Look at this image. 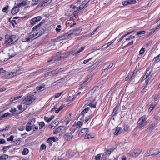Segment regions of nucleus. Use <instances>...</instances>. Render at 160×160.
Segmentation results:
<instances>
[{
    "label": "nucleus",
    "instance_id": "nucleus-1",
    "mask_svg": "<svg viewBox=\"0 0 160 160\" xmlns=\"http://www.w3.org/2000/svg\"><path fill=\"white\" fill-rule=\"evenodd\" d=\"M5 40L4 44L10 45L16 42L18 39L16 35H6L5 36Z\"/></svg>",
    "mask_w": 160,
    "mask_h": 160
},
{
    "label": "nucleus",
    "instance_id": "nucleus-2",
    "mask_svg": "<svg viewBox=\"0 0 160 160\" xmlns=\"http://www.w3.org/2000/svg\"><path fill=\"white\" fill-rule=\"evenodd\" d=\"M35 98L32 94L30 93L22 101V103L25 105H29L32 103L35 100Z\"/></svg>",
    "mask_w": 160,
    "mask_h": 160
},
{
    "label": "nucleus",
    "instance_id": "nucleus-3",
    "mask_svg": "<svg viewBox=\"0 0 160 160\" xmlns=\"http://www.w3.org/2000/svg\"><path fill=\"white\" fill-rule=\"evenodd\" d=\"M35 122V118L31 119L28 123L26 127V130L27 131H29L32 130L33 128L34 123Z\"/></svg>",
    "mask_w": 160,
    "mask_h": 160
},
{
    "label": "nucleus",
    "instance_id": "nucleus-4",
    "mask_svg": "<svg viewBox=\"0 0 160 160\" xmlns=\"http://www.w3.org/2000/svg\"><path fill=\"white\" fill-rule=\"evenodd\" d=\"M160 152V149H152L149 150V151H147V153H146L144 156L145 157H147L150 155H156L158 154Z\"/></svg>",
    "mask_w": 160,
    "mask_h": 160
},
{
    "label": "nucleus",
    "instance_id": "nucleus-5",
    "mask_svg": "<svg viewBox=\"0 0 160 160\" xmlns=\"http://www.w3.org/2000/svg\"><path fill=\"white\" fill-rule=\"evenodd\" d=\"M145 121V116H143L141 117L138 122V125L137 127V128H140L146 125V122Z\"/></svg>",
    "mask_w": 160,
    "mask_h": 160
},
{
    "label": "nucleus",
    "instance_id": "nucleus-6",
    "mask_svg": "<svg viewBox=\"0 0 160 160\" xmlns=\"http://www.w3.org/2000/svg\"><path fill=\"white\" fill-rule=\"evenodd\" d=\"M82 29L81 28H76L74 30L70 31L72 37L79 34L81 31Z\"/></svg>",
    "mask_w": 160,
    "mask_h": 160
},
{
    "label": "nucleus",
    "instance_id": "nucleus-7",
    "mask_svg": "<svg viewBox=\"0 0 160 160\" xmlns=\"http://www.w3.org/2000/svg\"><path fill=\"white\" fill-rule=\"evenodd\" d=\"M83 124V122H82L79 121L78 122L77 124L75 125H73L72 126L71 129H72V132H73L77 128H79Z\"/></svg>",
    "mask_w": 160,
    "mask_h": 160
},
{
    "label": "nucleus",
    "instance_id": "nucleus-8",
    "mask_svg": "<svg viewBox=\"0 0 160 160\" xmlns=\"http://www.w3.org/2000/svg\"><path fill=\"white\" fill-rule=\"evenodd\" d=\"M141 152L140 150L137 149L130 151L129 153L131 156L136 157L139 155L141 153Z\"/></svg>",
    "mask_w": 160,
    "mask_h": 160
},
{
    "label": "nucleus",
    "instance_id": "nucleus-9",
    "mask_svg": "<svg viewBox=\"0 0 160 160\" xmlns=\"http://www.w3.org/2000/svg\"><path fill=\"white\" fill-rule=\"evenodd\" d=\"M42 18V17L40 16L33 18L31 20L30 23L31 25H33L40 21Z\"/></svg>",
    "mask_w": 160,
    "mask_h": 160
},
{
    "label": "nucleus",
    "instance_id": "nucleus-10",
    "mask_svg": "<svg viewBox=\"0 0 160 160\" xmlns=\"http://www.w3.org/2000/svg\"><path fill=\"white\" fill-rule=\"evenodd\" d=\"M88 132V129L87 128L82 129L79 133L78 135L80 137L86 135Z\"/></svg>",
    "mask_w": 160,
    "mask_h": 160
},
{
    "label": "nucleus",
    "instance_id": "nucleus-11",
    "mask_svg": "<svg viewBox=\"0 0 160 160\" xmlns=\"http://www.w3.org/2000/svg\"><path fill=\"white\" fill-rule=\"evenodd\" d=\"M72 37L71 33L69 31L68 33H66L63 35L62 36L60 37L61 40H63L64 39H69V38Z\"/></svg>",
    "mask_w": 160,
    "mask_h": 160
},
{
    "label": "nucleus",
    "instance_id": "nucleus-12",
    "mask_svg": "<svg viewBox=\"0 0 160 160\" xmlns=\"http://www.w3.org/2000/svg\"><path fill=\"white\" fill-rule=\"evenodd\" d=\"M116 39V38L111 41L109 42L106 43L101 48H100L98 50H99L101 49V50H102V49H105L108 48L110 45L112 44L114 42Z\"/></svg>",
    "mask_w": 160,
    "mask_h": 160
},
{
    "label": "nucleus",
    "instance_id": "nucleus-13",
    "mask_svg": "<svg viewBox=\"0 0 160 160\" xmlns=\"http://www.w3.org/2000/svg\"><path fill=\"white\" fill-rule=\"evenodd\" d=\"M63 137L65 140H70L72 138L73 135L70 133H68L64 134Z\"/></svg>",
    "mask_w": 160,
    "mask_h": 160
},
{
    "label": "nucleus",
    "instance_id": "nucleus-14",
    "mask_svg": "<svg viewBox=\"0 0 160 160\" xmlns=\"http://www.w3.org/2000/svg\"><path fill=\"white\" fill-rule=\"evenodd\" d=\"M85 49V47H81V48L80 50H79V51H78L77 52H75V50H72L70 51V52H69V53L70 54V55H75L76 54L79 53L80 52L82 51Z\"/></svg>",
    "mask_w": 160,
    "mask_h": 160
},
{
    "label": "nucleus",
    "instance_id": "nucleus-15",
    "mask_svg": "<svg viewBox=\"0 0 160 160\" xmlns=\"http://www.w3.org/2000/svg\"><path fill=\"white\" fill-rule=\"evenodd\" d=\"M64 128V127L63 126H59L57 128L55 131L54 132V133L57 134L60 132H62L63 131L62 130Z\"/></svg>",
    "mask_w": 160,
    "mask_h": 160
},
{
    "label": "nucleus",
    "instance_id": "nucleus-16",
    "mask_svg": "<svg viewBox=\"0 0 160 160\" xmlns=\"http://www.w3.org/2000/svg\"><path fill=\"white\" fill-rule=\"evenodd\" d=\"M52 69V68H48V69H47V68L44 69H42L39 70L38 71L34 73L33 74L34 75L35 74L36 75L37 74H39V73L42 72L43 71L46 72L47 71H48L49 70H50Z\"/></svg>",
    "mask_w": 160,
    "mask_h": 160
},
{
    "label": "nucleus",
    "instance_id": "nucleus-17",
    "mask_svg": "<svg viewBox=\"0 0 160 160\" xmlns=\"http://www.w3.org/2000/svg\"><path fill=\"white\" fill-rule=\"evenodd\" d=\"M87 7V6L86 4H85V5L84 4L82 3H82L80 6L77 8V10L78 11L80 12L81 10H82L83 8H86Z\"/></svg>",
    "mask_w": 160,
    "mask_h": 160
},
{
    "label": "nucleus",
    "instance_id": "nucleus-18",
    "mask_svg": "<svg viewBox=\"0 0 160 160\" xmlns=\"http://www.w3.org/2000/svg\"><path fill=\"white\" fill-rule=\"evenodd\" d=\"M52 0H44L43 2L41 3V6H45L46 4H49L51 2Z\"/></svg>",
    "mask_w": 160,
    "mask_h": 160
},
{
    "label": "nucleus",
    "instance_id": "nucleus-19",
    "mask_svg": "<svg viewBox=\"0 0 160 160\" xmlns=\"http://www.w3.org/2000/svg\"><path fill=\"white\" fill-rule=\"evenodd\" d=\"M121 128L120 127H117L115 129L114 134L115 135H118L121 132Z\"/></svg>",
    "mask_w": 160,
    "mask_h": 160
},
{
    "label": "nucleus",
    "instance_id": "nucleus-20",
    "mask_svg": "<svg viewBox=\"0 0 160 160\" xmlns=\"http://www.w3.org/2000/svg\"><path fill=\"white\" fill-rule=\"evenodd\" d=\"M17 54V53L15 52L13 50H10L9 51V54L11 57H14Z\"/></svg>",
    "mask_w": 160,
    "mask_h": 160
},
{
    "label": "nucleus",
    "instance_id": "nucleus-21",
    "mask_svg": "<svg viewBox=\"0 0 160 160\" xmlns=\"http://www.w3.org/2000/svg\"><path fill=\"white\" fill-rule=\"evenodd\" d=\"M57 125V124L56 123V122H52L49 125L48 127L50 129H53Z\"/></svg>",
    "mask_w": 160,
    "mask_h": 160
},
{
    "label": "nucleus",
    "instance_id": "nucleus-22",
    "mask_svg": "<svg viewBox=\"0 0 160 160\" xmlns=\"http://www.w3.org/2000/svg\"><path fill=\"white\" fill-rule=\"evenodd\" d=\"M18 7L17 6H16L12 9L11 11V13L12 14H14L16 13H17L18 12Z\"/></svg>",
    "mask_w": 160,
    "mask_h": 160
},
{
    "label": "nucleus",
    "instance_id": "nucleus-23",
    "mask_svg": "<svg viewBox=\"0 0 160 160\" xmlns=\"http://www.w3.org/2000/svg\"><path fill=\"white\" fill-rule=\"evenodd\" d=\"M94 137V135L92 133H90L87 135H85V138L86 139L93 138Z\"/></svg>",
    "mask_w": 160,
    "mask_h": 160
},
{
    "label": "nucleus",
    "instance_id": "nucleus-24",
    "mask_svg": "<svg viewBox=\"0 0 160 160\" xmlns=\"http://www.w3.org/2000/svg\"><path fill=\"white\" fill-rule=\"evenodd\" d=\"M41 30H42V32H35V38H38V37H39L44 32V30L43 29H41Z\"/></svg>",
    "mask_w": 160,
    "mask_h": 160
},
{
    "label": "nucleus",
    "instance_id": "nucleus-25",
    "mask_svg": "<svg viewBox=\"0 0 160 160\" xmlns=\"http://www.w3.org/2000/svg\"><path fill=\"white\" fill-rule=\"evenodd\" d=\"M19 71H17L16 72H11V73H10L9 74V75L11 76V77H13L15 75H18L20 73L19 72Z\"/></svg>",
    "mask_w": 160,
    "mask_h": 160
},
{
    "label": "nucleus",
    "instance_id": "nucleus-26",
    "mask_svg": "<svg viewBox=\"0 0 160 160\" xmlns=\"http://www.w3.org/2000/svg\"><path fill=\"white\" fill-rule=\"evenodd\" d=\"M113 151V150L112 149H106L105 152L106 153V155H109Z\"/></svg>",
    "mask_w": 160,
    "mask_h": 160
},
{
    "label": "nucleus",
    "instance_id": "nucleus-27",
    "mask_svg": "<svg viewBox=\"0 0 160 160\" xmlns=\"http://www.w3.org/2000/svg\"><path fill=\"white\" fill-rule=\"evenodd\" d=\"M90 109L89 108H87L85 109H84L82 112H81L80 115L81 116H83L84 113H86L88 112L89 111Z\"/></svg>",
    "mask_w": 160,
    "mask_h": 160
},
{
    "label": "nucleus",
    "instance_id": "nucleus-28",
    "mask_svg": "<svg viewBox=\"0 0 160 160\" xmlns=\"http://www.w3.org/2000/svg\"><path fill=\"white\" fill-rule=\"evenodd\" d=\"M156 103H152L150 107L148 109V111L149 112H151L153 109V108L155 107L156 106Z\"/></svg>",
    "mask_w": 160,
    "mask_h": 160
},
{
    "label": "nucleus",
    "instance_id": "nucleus-29",
    "mask_svg": "<svg viewBox=\"0 0 160 160\" xmlns=\"http://www.w3.org/2000/svg\"><path fill=\"white\" fill-rule=\"evenodd\" d=\"M47 143L48 144V145L50 146H52V143L53 142L51 137L49 138L47 140Z\"/></svg>",
    "mask_w": 160,
    "mask_h": 160
},
{
    "label": "nucleus",
    "instance_id": "nucleus-30",
    "mask_svg": "<svg viewBox=\"0 0 160 160\" xmlns=\"http://www.w3.org/2000/svg\"><path fill=\"white\" fill-rule=\"evenodd\" d=\"M51 72L52 76H56L58 73L57 69L52 70Z\"/></svg>",
    "mask_w": 160,
    "mask_h": 160
},
{
    "label": "nucleus",
    "instance_id": "nucleus-31",
    "mask_svg": "<svg viewBox=\"0 0 160 160\" xmlns=\"http://www.w3.org/2000/svg\"><path fill=\"white\" fill-rule=\"evenodd\" d=\"M40 0H32V5H35L38 3L39 2L41 3Z\"/></svg>",
    "mask_w": 160,
    "mask_h": 160
},
{
    "label": "nucleus",
    "instance_id": "nucleus-32",
    "mask_svg": "<svg viewBox=\"0 0 160 160\" xmlns=\"http://www.w3.org/2000/svg\"><path fill=\"white\" fill-rule=\"evenodd\" d=\"M154 62H159L160 61V54L156 57H155L154 58Z\"/></svg>",
    "mask_w": 160,
    "mask_h": 160
},
{
    "label": "nucleus",
    "instance_id": "nucleus-33",
    "mask_svg": "<svg viewBox=\"0 0 160 160\" xmlns=\"http://www.w3.org/2000/svg\"><path fill=\"white\" fill-rule=\"evenodd\" d=\"M134 72H132V73L129 74L128 76H127L125 78L126 80H128L129 79L131 78L133 75Z\"/></svg>",
    "mask_w": 160,
    "mask_h": 160
},
{
    "label": "nucleus",
    "instance_id": "nucleus-34",
    "mask_svg": "<svg viewBox=\"0 0 160 160\" xmlns=\"http://www.w3.org/2000/svg\"><path fill=\"white\" fill-rule=\"evenodd\" d=\"M8 157V156L5 155L0 156V160H6V159H7Z\"/></svg>",
    "mask_w": 160,
    "mask_h": 160
},
{
    "label": "nucleus",
    "instance_id": "nucleus-35",
    "mask_svg": "<svg viewBox=\"0 0 160 160\" xmlns=\"http://www.w3.org/2000/svg\"><path fill=\"white\" fill-rule=\"evenodd\" d=\"M28 149L26 148H25L24 149L23 151L22 152V155H26L28 153Z\"/></svg>",
    "mask_w": 160,
    "mask_h": 160
},
{
    "label": "nucleus",
    "instance_id": "nucleus-36",
    "mask_svg": "<svg viewBox=\"0 0 160 160\" xmlns=\"http://www.w3.org/2000/svg\"><path fill=\"white\" fill-rule=\"evenodd\" d=\"M155 127L156 125L155 124H152L149 127L147 128V129L150 131H152L153 130Z\"/></svg>",
    "mask_w": 160,
    "mask_h": 160
},
{
    "label": "nucleus",
    "instance_id": "nucleus-37",
    "mask_svg": "<svg viewBox=\"0 0 160 160\" xmlns=\"http://www.w3.org/2000/svg\"><path fill=\"white\" fill-rule=\"evenodd\" d=\"M45 85H42V86H39L38 87H37V89L38 90L42 91L44 89L43 88H44Z\"/></svg>",
    "mask_w": 160,
    "mask_h": 160
},
{
    "label": "nucleus",
    "instance_id": "nucleus-38",
    "mask_svg": "<svg viewBox=\"0 0 160 160\" xmlns=\"http://www.w3.org/2000/svg\"><path fill=\"white\" fill-rule=\"evenodd\" d=\"M11 147V146H4L2 150L3 152H5L7 150L9 149V148Z\"/></svg>",
    "mask_w": 160,
    "mask_h": 160
},
{
    "label": "nucleus",
    "instance_id": "nucleus-39",
    "mask_svg": "<svg viewBox=\"0 0 160 160\" xmlns=\"http://www.w3.org/2000/svg\"><path fill=\"white\" fill-rule=\"evenodd\" d=\"M145 31H140L138 32L137 33V35L140 36L142 34H144L145 33Z\"/></svg>",
    "mask_w": 160,
    "mask_h": 160
},
{
    "label": "nucleus",
    "instance_id": "nucleus-40",
    "mask_svg": "<svg viewBox=\"0 0 160 160\" xmlns=\"http://www.w3.org/2000/svg\"><path fill=\"white\" fill-rule=\"evenodd\" d=\"M14 138V136L13 135H11L10 137H9L7 138V140L8 141H12L13 140Z\"/></svg>",
    "mask_w": 160,
    "mask_h": 160
},
{
    "label": "nucleus",
    "instance_id": "nucleus-41",
    "mask_svg": "<svg viewBox=\"0 0 160 160\" xmlns=\"http://www.w3.org/2000/svg\"><path fill=\"white\" fill-rule=\"evenodd\" d=\"M124 129L126 131H128L130 130L129 127L127 125H125L124 126Z\"/></svg>",
    "mask_w": 160,
    "mask_h": 160
},
{
    "label": "nucleus",
    "instance_id": "nucleus-42",
    "mask_svg": "<svg viewBox=\"0 0 160 160\" xmlns=\"http://www.w3.org/2000/svg\"><path fill=\"white\" fill-rule=\"evenodd\" d=\"M45 22V20H42L41 22L39 24L36 25L37 26V28H38L41 25L44 23Z\"/></svg>",
    "mask_w": 160,
    "mask_h": 160
},
{
    "label": "nucleus",
    "instance_id": "nucleus-43",
    "mask_svg": "<svg viewBox=\"0 0 160 160\" xmlns=\"http://www.w3.org/2000/svg\"><path fill=\"white\" fill-rule=\"evenodd\" d=\"M151 73V71L149 70V69H148L146 71V73L144 75L145 76H151L150 75Z\"/></svg>",
    "mask_w": 160,
    "mask_h": 160
},
{
    "label": "nucleus",
    "instance_id": "nucleus-44",
    "mask_svg": "<svg viewBox=\"0 0 160 160\" xmlns=\"http://www.w3.org/2000/svg\"><path fill=\"white\" fill-rule=\"evenodd\" d=\"M61 28V26L60 25H58L57 26V28H56V31L58 32H59L61 30L60 28Z\"/></svg>",
    "mask_w": 160,
    "mask_h": 160
},
{
    "label": "nucleus",
    "instance_id": "nucleus-45",
    "mask_svg": "<svg viewBox=\"0 0 160 160\" xmlns=\"http://www.w3.org/2000/svg\"><path fill=\"white\" fill-rule=\"evenodd\" d=\"M13 142L16 145H19L20 144V140L18 139L17 140H15L14 141H13Z\"/></svg>",
    "mask_w": 160,
    "mask_h": 160
},
{
    "label": "nucleus",
    "instance_id": "nucleus-46",
    "mask_svg": "<svg viewBox=\"0 0 160 160\" xmlns=\"http://www.w3.org/2000/svg\"><path fill=\"white\" fill-rule=\"evenodd\" d=\"M35 34H34V33L33 32H32L31 33H30V37L31 38H33V39H35Z\"/></svg>",
    "mask_w": 160,
    "mask_h": 160
},
{
    "label": "nucleus",
    "instance_id": "nucleus-47",
    "mask_svg": "<svg viewBox=\"0 0 160 160\" xmlns=\"http://www.w3.org/2000/svg\"><path fill=\"white\" fill-rule=\"evenodd\" d=\"M46 148V146L44 144H42L40 146V149L41 150L45 149Z\"/></svg>",
    "mask_w": 160,
    "mask_h": 160
},
{
    "label": "nucleus",
    "instance_id": "nucleus-48",
    "mask_svg": "<svg viewBox=\"0 0 160 160\" xmlns=\"http://www.w3.org/2000/svg\"><path fill=\"white\" fill-rule=\"evenodd\" d=\"M8 6H6V7H4L2 9V11L4 12H8Z\"/></svg>",
    "mask_w": 160,
    "mask_h": 160
},
{
    "label": "nucleus",
    "instance_id": "nucleus-49",
    "mask_svg": "<svg viewBox=\"0 0 160 160\" xmlns=\"http://www.w3.org/2000/svg\"><path fill=\"white\" fill-rule=\"evenodd\" d=\"M90 1V0H84L82 2V3L84 4L85 5V4H86L87 6L88 7V3Z\"/></svg>",
    "mask_w": 160,
    "mask_h": 160
},
{
    "label": "nucleus",
    "instance_id": "nucleus-50",
    "mask_svg": "<svg viewBox=\"0 0 160 160\" xmlns=\"http://www.w3.org/2000/svg\"><path fill=\"white\" fill-rule=\"evenodd\" d=\"M92 59V58H91L89 59L85 60L83 61V63L84 64H86L88 62L90 61Z\"/></svg>",
    "mask_w": 160,
    "mask_h": 160
},
{
    "label": "nucleus",
    "instance_id": "nucleus-51",
    "mask_svg": "<svg viewBox=\"0 0 160 160\" xmlns=\"http://www.w3.org/2000/svg\"><path fill=\"white\" fill-rule=\"evenodd\" d=\"M101 154H98L95 157V159L96 160H100L101 158Z\"/></svg>",
    "mask_w": 160,
    "mask_h": 160
},
{
    "label": "nucleus",
    "instance_id": "nucleus-52",
    "mask_svg": "<svg viewBox=\"0 0 160 160\" xmlns=\"http://www.w3.org/2000/svg\"><path fill=\"white\" fill-rule=\"evenodd\" d=\"M52 76L51 71L48 72L45 74V77H47L49 76Z\"/></svg>",
    "mask_w": 160,
    "mask_h": 160
},
{
    "label": "nucleus",
    "instance_id": "nucleus-53",
    "mask_svg": "<svg viewBox=\"0 0 160 160\" xmlns=\"http://www.w3.org/2000/svg\"><path fill=\"white\" fill-rule=\"evenodd\" d=\"M129 4H130L135 3L136 2V0H128Z\"/></svg>",
    "mask_w": 160,
    "mask_h": 160
},
{
    "label": "nucleus",
    "instance_id": "nucleus-54",
    "mask_svg": "<svg viewBox=\"0 0 160 160\" xmlns=\"http://www.w3.org/2000/svg\"><path fill=\"white\" fill-rule=\"evenodd\" d=\"M122 4L124 6H126L129 4L128 1L127 0L123 1L122 2Z\"/></svg>",
    "mask_w": 160,
    "mask_h": 160
},
{
    "label": "nucleus",
    "instance_id": "nucleus-55",
    "mask_svg": "<svg viewBox=\"0 0 160 160\" xmlns=\"http://www.w3.org/2000/svg\"><path fill=\"white\" fill-rule=\"evenodd\" d=\"M62 79H63L62 78V79H61L59 80H58L57 81H56V82H54L52 83V84H53V85H54L57 84L60 82V81L62 80Z\"/></svg>",
    "mask_w": 160,
    "mask_h": 160
},
{
    "label": "nucleus",
    "instance_id": "nucleus-56",
    "mask_svg": "<svg viewBox=\"0 0 160 160\" xmlns=\"http://www.w3.org/2000/svg\"><path fill=\"white\" fill-rule=\"evenodd\" d=\"M145 78V79L148 80V81H149L151 79V76H144L143 78Z\"/></svg>",
    "mask_w": 160,
    "mask_h": 160
},
{
    "label": "nucleus",
    "instance_id": "nucleus-57",
    "mask_svg": "<svg viewBox=\"0 0 160 160\" xmlns=\"http://www.w3.org/2000/svg\"><path fill=\"white\" fill-rule=\"evenodd\" d=\"M118 110V106H116L114 108L113 112V113H117V112Z\"/></svg>",
    "mask_w": 160,
    "mask_h": 160
},
{
    "label": "nucleus",
    "instance_id": "nucleus-58",
    "mask_svg": "<svg viewBox=\"0 0 160 160\" xmlns=\"http://www.w3.org/2000/svg\"><path fill=\"white\" fill-rule=\"evenodd\" d=\"M44 123L43 122H40L39 124V125L40 126L39 128L40 129L41 128H42L44 126Z\"/></svg>",
    "mask_w": 160,
    "mask_h": 160
},
{
    "label": "nucleus",
    "instance_id": "nucleus-59",
    "mask_svg": "<svg viewBox=\"0 0 160 160\" xmlns=\"http://www.w3.org/2000/svg\"><path fill=\"white\" fill-rule=\"evenodd\" d=\"M135 38V37L134 36L131 35L129 37V38H127L126 40V41H129L131 39H132Z\"/></svg>",
    "mask_w": 160,
    "mask_h": 160
},
{
    "label": "nucleus",
    "instance_id": "nucleus-60",
    "mask_svg": "<svg viewBox=\"0 0 160 160\" xmlns=\"http://www.w3.org/2000/svg\"><path fill=\"white\" fill-rule=\"evenodd\" d=\"M145 50L144 48H142L139 51V54L142 55L145 52Z\"/></svg>",
    "mask_w": 160,
    "mask_h": 160
},
{
    "label": "nucleus",
    "instance_id": "nucleus-61",
    "mask_svg": "<svg viewBox=\"0 0 160 160\" xmlns=\"http://www.w3.org/2000/svg\"><path fill=\"white\" fill-rule=\"evenodd\" d=\"M51 138L52 139L53 142H56L58 140V138L54 137H51Z\"/></svg>",
    "mask_w": 160,
    "mask_h": 160
},
{
    "label": "nucleus",
    "instance_id": "nucleus-62",
    "mask_svg": "<svg viewBox=\"0 0 160 160\" xmlns=\"http://www.w3.org/2000/svg\"><path fill=\"white\" fill-rule=\"evenodd\" d=\"M62 93V92L60 93H56L55 95V98H58L61 95Z\"/></svg>",
    "mask_w": 160,
    "mask_h": 160
},
{
    "label": "nucleus",
    "instance_id": "nucleus-63",
    "mask_svg": "<svg viewBox=\"0 0 160 160\" xmlns=\"http://www.w3.org/2000/svg\"><path fill=\"white\" fill-rule=\"evenodd\" d=\"M86 84H84V83H83L81 84L80 85L79 87V89H82L86 85Z\"/></svg>",
    "mask_w": 160,
    "mask_h": 160
},
{
    "label": "nucleus",
    "instance_id": "nucleus-64",
    "mask_svg": "<svg viewBox=\"0 0 160 160\" xmlns=\"http://www.w3.org/2000/svg\"><path fill=\"white\" fill-rule=\"evenodd\" d=\"M6 141L2 138L0 139V144H3L5 143Z\"/></svg>",
    "mask_w": 160,
    "mask_h": 160
}]
</instances>
